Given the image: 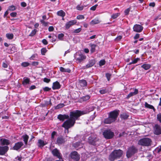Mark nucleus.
I'll list each match as a JSON object with an SVG mask.
<instances>
[{"instance_id": "obj_14", "label": "nucleus", "mask_w": 161, "mask_h": 161, "mask_svg": "<svg viewBox=\"0 0 161 161\" xmlns=\"http://www.w3.org/2000/svg\"><path fill=\"white\" fill-rule=\"evenodd\" d=\"M69 116L68 114H59L58 115L57 118L60 121H63L65 119H69Z\"/></svg>"}, {"instance_id": "obj_62", "label": "nucleus", "mask_w": 161, "mask_h": 161, "mask_svg": "<svg viewBox=\"0 0 161 161\" xmlns=\"http://www.w3.org/2000/svg\"><path fill=\"white\" fill-rule=\"evenodd\" d=\"M37 56L36 54H33L31 56L30 58V60H34L35 57Z\"/></svg>"}, {"instance_id": "obj_38", "label": "nucleus", "mask_w": 161, "mask_h": 161, "mask_svg": "<svg viewBox=\"0 0 161 161\" xmlns=\"http://www.w3.org/2000/svg\"><path fill=\"white\" fill-rule=\"evenodd\" d=\"M16 9V6L14 5H11L8 7V10L14 11Z\"/></svg>"}, {"instance_id": "obj_53", "label": "nucleus", "mask_w": 161, "mask_h": 161, "mask_svg": "<svg viewBox=\"0 0 161 161\" xmlns=\"http://www.w3.org/2000/svg\"><path fill=\"white\" fill-rule=\"evenodd\" d=\"M57 134V132L55 131H53L51 134V139L53 140L54 138V136Z\"/></svg>"}, {"instance_id": "obj_16", "label": "nucleus", "mask_w": 161, "mask_h": 161, "mask_svg": "<svg viewBox=\"0 0 161 161\" xmlns=\"http://www.w3.org/2000/svg\"><path fill=\"white\" fill-rule=\"evenodd\" d=\"M24 144L22 142H18L15 143L14 146L13 147V149L14 150H18Z\"/></svg>"}, {"instance_id": "obj_8", "label": "nucleus", "mask_w": 161, "mask_h": 161, "mask_svg": "<svg viewBox=\"0 0 161 161\" xmlns=\"http://www.w3.org/2000/svg\"><path fill=\"white\" fill-rule=\"evenodd\" d=\"M70 157L71 158L76 161H79L80 159V155L76 151H73L70 153Z\"/></svg>"}, {"instance_id": "obj_13", "label": "nucleus", "mask_w": 161, "mask_h": 161, "mask_svg": "<svg viewBox=\"0 0 161 161\" xmlns=\"http://www.w3.org/2000/svg\"><path fill=\"white\" fill-rule=\"evenodd\" d=\"M133 29L134 31H135L140 32L142 31L143 29V27L142 26L140 25L136 24L134 26Z\"/></svg>"}, {"instance_id": "obj_1", "label": "nucleus", "mask_w": 161, "mask_h": 161, "mask_svg": "<svg viewBox=\"0 0 161 161\" xmlns=\"http://www.w3.org/2000/svg\"><path fill=\"white\" fill-rule=\"evenodd\" d=\"M86 110H76L70 112L69 119L64 122L62 127L66 130H68L73 127L75 123L76 120H79L80 117L82 115L87 114Z\"/></svg>"}, {"instance_id": "obj_57", "label": "nucleus", "mask_w": 161, "mask_h": 161, "mask_svg": "<svg viewBox=\"0 0 161 161\" xmlns=\"http://www.w3.org/2000/svg\"><path fill=\"white\" fill-rule=\"evenodd\" d=\"M157 119L161 123V113H159L157 115Z\"/></svg>"}, {"instance_id": "obj_22", "label": "nucleus", "mask_w": 161, "mask_h": 161, "mask_svg": "<svg viewBox=\"0 0 161 161\" xmlns=\"http://www.w3.org/2000/svg\"><path fill=\"white\" fill-rule=\"evenodd\" d=\"M73 146L75 148H77L80 146L82 147L83 146V144L82 143L81 141H79L73 143Z\"/></svg>"}, {"instance_id": "obj_46", "label": "nucleus", "mask_w": 161, "mask_h": 161, "mask_svg": "<svg viewBox=\"0 0 161 161\" xmlns=\"http://www.w3.org/2000/svg\"><path fill=\"white\" fill-rule=\"evenodd\" d=\"M95 108H96V107H95L93 106H92V105H91L88 108V110H89V111H86L88 112V113H87V114H88L89 112L93 110Z\"/></svg>"}, {"instance_id": "obj_26", "label": "nucleus", "mask_w": 161, "mask_h": 161, "mask_svg": "<svg viewBox=\"0 0 161 161\" xmlns=\"http://www.w3.org/2000/svg\"><path fill=\"white\" fill-rule=\"evenodd\" d=\"M29 137L28 136L27 134H25L22 136V138H23V141L25 145H27V144Z\"/></svg>"}, {"instance_id": "obj_15", "label": "nucleus", "mask_w": 161, "mask_h": 161, "mask_svg": "<svg viewBox=\"0 0 161 161\" xmlns=\"http://www.w3.org/2000/svg\"><path fill=\"white\" fill-rule=\"evenodd\" d=\"M77 22L76 20H73L69 21L67 22L65 25V28L66 29H69L71 26L75 24Z\"/></svg>"}, {"instance_id": "obj_61", "label": "nucleus", "mask_w": 161, "mask_h": 161, "mask_svg": "<svg viewBox=\"0 0 161 161\" xmlns=\"http://www.w3.org/2000/svg\"><path fill=\"white\" fill-rule=\"evenodd\" d=\"M17 14L16 12H12L10 14L11 17H16Z\"/></svg>"}, {"instance_id": "obj_2", "label": "nucleus", "mask_w": 161, "mask_h": 161, "mask_svg": "<svg viewBox=\"0 0 161 161\" xmlns=\"http://www.w3.org/2000/svg\"><path fill=\"white\" fill-rule=\"evenodd\" d=\"M119 110H115L108 113V117L105 119L103 123L105 124H110L115 121L119 115Z\"/></svg>"}, {"instance_id": "obj_18", "label": "nucleus", "mask_w": 161, "mask_h": 161, "mask_svg": "<svg viewBox=\"0 0 161 161\" xmlns=\"http://www.w3.org/2000/svg\"><path fill=\"white\" fill-rule=\"evenodd\" d=\"M65 139L62 136L58 137L57 139L56 143L58 145L64 143Z\"/></svg>"}, {"instance_id": "obj_17", "label": "nucleus", "mask_w": 161, "mask_h": 161, "mask_svg": "<svg viewBox=\"0 0 161 161\" xmlns=\"http://www.w3.org/2000/svg\"><path fill=\"white\" fill-rule=\"evenodd\" d=\"M96 60L95 59L90 60L88 63L86 65L85 68L88 69L93 66L96 63Z\"/></svg>"}, {"instance_id": "obj_34", "label": "nucleus", "mask_w": 161, "mask_h": 161, "mask_svg": "<svg viewBox=\"0 0 161 161\" xmlns=\"http://www.w3.org/2000/svg\"><path fill=\"white\" fill-rule=\"evenodd\" d=\"M99 92L101 94H103L107 93H108V89L106 88H104L100 90Z\"/></svg>"}, {"instance_id": "obj_48", "label": "nucleus", "mask_w": 161, "mask_h": 161, "mask_svg": "<svg viewBox=\"0 0 161 161\" xmlns=\"http://www.w3.org/2000/svg\"><path fill=\"white\" fill-rule=\"evenodd\" d=\"M122 38V36H121L119 35L117 37L114 39V41L116 42H118Z\"/></svg>"}, {"instance_id": "obj_33", "label": "nucleus", "mask_w": 161, "mask_h": 161, "mask_svg": "<svg viewBox=\"0 0 161 161\" xmlns=\"http://www.w3.org/2000/svg\"><path fill=\"white\" fill-rule=\"evenodd\" d=\"M145 107L150 109H153L154 111L155 110L154 107L153 105L148 104L147 102L145 103Z\"/></svg>"}, {"instance_id": "obj_43", "label": "nucleus", "mask_w": 161, "mask_h": 161, "mask_svg": "<svg viewBox=\"0 0 161 161\" xmlns=\"http://www.w3.org/2000/svg\"><path fill=\"white\" fill-rule=\"evenodd\" d=\"M37 31L36 29H34L32 31L31 33L30 34L29 36H34L36 32H37Z\"/></svg>"}, {"instance_id": "obj_11", "label": "nucleus", "mask_w": 161, "mask_h": 161, "mask_svg": "<svg viewBox=\"0 0 161 161\" xmlns=\"http://www.w3.org/2000/svg\"><path fill=\"white\" fill-rule=\"evenodd\" d=\"M9 147L8 146H0V155H4L8 151Z\"/></svg>"}, {"instance_id": "obj_49", "label": "nucleus", "mask_w": 161, "mask_h": 161, "mask_svg": "<svg viewBox=\"0 0 161 161\" xmlns=\"http://www.w3.org/2000/svg\"><path fill=\"white\" fill-rule=\"evenodd\" d=\"M105 61L104 59L101 60L99 62V65L100 66H103L105 64Z\"/></svg>"}, {"instance_id": "obj_56", "label": "nucleus", "mask_w": 161, "mask_h": 161, "mask_svg": "<svg viewBox=\"0 0 161 161\" xmlns=\"http://www.w3.org/2000/svg\"><path fill=\"white\" fill-rule=\"evenodd\" d=\"M39 62L37 61H34L32 62L31 65L33 66H36L39 64Z\"/></svg>"}, {"instance_id": "obj_7", "label": "nucleus", "mask_w": 161, "mask_h": 161, "mask_svg": "<svg viewBox=\"0 0 161 161\" xmlns=\"http://www.w3.org/2000/svg\"><path fill=\"white\" fill-rule=\"evenodd\" d=\"M103 135L105 139H109L113 137L114 134L110 130H106L103 132Z\"/></svg>"}, {"instance_id": "obj_6", "label": "nucleus", "mask_w": 161, "mask_h": 161, "mask_svg": "<svg viewBox=\"0 0 161 161\" xmlns=\"http://www.w3.org/2000/svg\"><path fill=\"white\" fill-rule=\"evenodd\" d=\"M99 141L97 136L94 134H92L89 137L88 139V143L91 145L95 146L96 145V142Z\"/></svg>"}, {"instance_id": "obj_37", "label": "nucleus", "mask_w": 161, "mask_h": 161, "mask_svg": "<svg viewBox=\"0 0 161 161\" xmlns=\"http://www.w3.org/2000/svg\"><path fill=\"white\" fill-rule=\"evenodd\" d=\"M65 105L63 103H61L58 104L57 106H56L55 107V109H58L62 108H63L64 106Z\"/></svg>"}, {"instance_id": "obj_40", "label": "nucleus", "mask_w": 161, "mask_h": 161, "mask_svg": "<svg viewBox=\"0 0 161 161\" xmlns=\"http://www.w3.org/2000/svg\"><path fill=\"white\" fill-rule=\"evenodd\" d=\"M30 65V63L27 62H23L21 64V66L25 67Z\"/></svg>"}, {"instance_id": "obj_10", "label": "nucleus", "mask_w": 161, "mask_h": 161, "mask_svg": "<svg viewBox=\"0 0 161 161\" xmlns=\"http://www.w3.org/2000/svg\"><path fill=\"white\" fill-rule=\"evenodd\" d=\"M154 133L156 135H159L161 134V127L158 124L155 125L154 128Z\"/></svg>"}, {"instance_id": "obj_25", "label": "nucleus", "mask_w": 161, "mask_h": 161, "mask_svg": "<svg viewBox=\"0 0 161 161\" xmlns=\"http://www.w3.org/2000/svg\"><path fill=\"white\" fill-rule=\"evenodd\" d=\"M91 49H90V52L91 53H93L95 51V48L97 45L95 44H90Z\"/></svg>"}, {"instance_id": "obj_50", "label": "nucleus", "mask_w": 161, "mask_h": 161, "mask_svg": "<svg viewBox=\"0 0 161 161\" xmlns=\"http://www.w3.org/2000/svg\"><path fill=\"white\" fill-rule=\"evenodd\" d=\"M107 78L108 81H109L110 79L111 76V75L109 73H107L105 74Z\"/></svg>"}, {"instance_id": "obj_51", "label": "nucleus", "mask_w": 161, "mask_h": 161, "mask_svg": "<svg viewBox=\"0 0 161 161\" xmlns=\"http://www.w3.org/2000/svg\"><path fill=\"white\" fill-rule=\"evenodd\" d=\"M76 8L77 10L80 11H81L83 9L84 7L82 6H80V5H77Z\"/></svg>"}, {"instance_id": "obj_27", "label": "nucleus", "mask_w": 161, "mask_h": 161, "mask_svg": "<svg viewBox=\"0 0 161 161\" xmlns=\"http://www.w3.org/2000/svg\"><path fill=\"white\" fill-rule=\"evenodd\" d=\"M79 83L80 86L82 87L86 86L87 85V83L86 80H82L79 81Z\"/></svg>"}, {"instance_id": "obj_60", "label": "nucleus", "mask_w": 161, "mask_h": 161, "mask_svg": "<svg viewBox=\"0 0 161 161\" xmlns=\"http://www.w3.org/2000/svg\"><path fill=\"white\" fill-rule=\"evenodd\" d=\"M51 89L50 88H49L48 87H45L43 88V90L45 92H48L50 91Z\"/></svg>"}, {"instance_id": "obj_44", "label": "nucleus", "mask_w": 161, "mask_h": 161, "mask_svg": "<svg viewBox=\"0 0 161 161\" xmlns=\"http://www.w3.org/2000/svg\"><path fill=\"white\" fill-rule=\"evenodd\" d=\"M40 22L42 25L45 26H47L48 25L49 23L48 22H45L43 20H41Z\"/></svg>"}, {"instance_id": "obj_12", "label": "nucleus", "mask_w": 161, "mask_h": 161, "mask_svg": "<svg viewBox=\"0 0 161 161\" xmlns=\"http://www.w3.org/2000/svg\"><path fill=\"white\" fill-rule=\"evenodd\" d=\"M52 153L54 156L57 157L59 159H62L61 154L59 152V151L57 148L54 149L52 151Z\"/></svg>"}, {"instance_id": "obj_3", "label": "nucleus", "mask_w": 161, "mask_h": 161, "mask_svg": "<svg viewBox=\"0 0 161 161\" xmlns=\"http://www.w3.org/2000/svg\"><path fill=\"white\" fill-rule=\"evenodd\" d=\"M123 153V151L120 149L114 150L109 155L108 159L110 161H114L120 158Z\"/></svg>"}, {"instance_id": "obj_54", "label": "nucleus", "mask_w": 161, "mask_h": 161, "mask_svg": "<svg viewBox=\"0 0 161 161\" xmlns=\"http://www.w3.org/2000/svg\"><path fill=\"white\" fill-rule=\"evenodd\" d=\"M81 30V29L80 28H79L75 30L74 31V33H79Z\"/></svg>"}, {"instance_id": "obj_58", "label": "nucleus", "mask_w": 161, "mask_h": 161, "mask_svg": "<svg viewBox=\"0 0 161 161\" xmlns=\"http://www.w3.org/2000/svg\"><path fill=\"white\" fill-rule=\"evenodd\" d=\"M140 59L139 58H135L133 61H132L133 64H136L137 62L138 61L140 60Z\"/></svg>"}, {"instance_id": "obj_19", "label": "nucleus", "mask_w": 161, "mask_h": 161, "mask_svg": "<svg viewBox=\"0 0 161 161\" xmlns=\"http://www.w3.org/2000/svg\"><path fill=\"white\" fill-rule=\"evenodd\" d=\"M61 86L59 82L56 81L53 83L52 88L54 90L56 89H58L61 87Z\"/></svg>"}, {"instance_id": "obj_55", "label": "nucleus", "mask_w": 161, "mask_h": 161, "mask_svg": "<svg viewBox=\"0 0 161 161\" xmlns=\"http://www.w3.org/2000/svg\"><path fill=\"white\" fill-rule=\"evenodd\" d=\"M43 80L45 82L48 83L51 80L50 79H48L47 78H44L43 79Z\"/></svg>"}, {"instance_id": "obj_31", "label": "nucleus", "mask_w": 161, "mask_h": 161, "mask_svg": "<svg viewBox=\"0 0 161 161\" xmlns=\"http://www.w3.org/2000/svg\"><path fill=\"white\" fill-rule=\"evenodd\" d=\"M57 14L58 16L63 18L65 15V13L63 10H60L57 12Z\"/></svg>"}, {"instance_id": "obj_36", "label": "nucleus", "mask_w": 161, "mask_h": 161, "mask_svg": "<svg viewBox=\"0 0 161 161\" xmlns=\"http://www.w3.org/2000/svg\"><path fill=\"white\" fill-rule=\"evenodd\" d=\"M100 22L99 20L98 19H95L92 20L91 22V24H96Z\"/></svg>"}, {"instance_id": "obj_39", "label": "nucleus", "mask_w": 161, "mask_h": 161, "mask_svg": "<svg viewBox=\"0 0 161 161\" xmlns=\"http://www.w3.org/2000/svg\"><path fill=\"white\" fill-rule=\"evenodd\" d=\"M154 152L157 153H159L161 152V145L160 146L157 148H156L154 150Z\"/></svg>"}, {"instance_id": "obj_59", "label": "nucleus", "mask_w": 161, "mask_h": 161, "mask_svg": "<svg viewBox=\"0 0 161 161\" xmlns=\"http://www.w3.org/2000/svg\"><path fill=\"white\" fill-rule=\"evenodd\" d=\"M97 6V4H96L93 6H92L90 8V9L92 11H95L96 10V8Z\"/></svg>"}, {"instance_id": "obj_45", "label": "nucleus", "mask_w": 161, "mask_h": 161, "mask_svg": "<svg viewBox=\"0 0 161 161\" xmlns=\"http://www.w3.org/2000/svg\"><path fill=\"white\" fill-rule=\"evenodd\" d=\"M64 36V35L63 33H60L58 35V38L60 40H63V37Z\"/></svg>"}, {"instance_id": "obj_63", "label": "nucleus", "mask_w": 161, "mask_h": 161, "mask_svg": "<svg viewBox=\"0 0 161 161\" xmlns=\"http://www.w3.org/2000/svg\"><path fill=\"white\" fill-rule=\"evenodd\" d=\"M130 9L129 8H128L125 11V15H127L129 14Z\"/></svg>"}, {"instance_id": "obj_4", "label": "nucleus", "mask_w": 161, "mask_h": 161, "mask_svg": "<svg viewBox=\"0 0 161 161\" xmlns=\"http://www.w3.org/2000/svg\"><path fill=\"white\" fill-rule=\"evenodd\" d=\"M137 152V148L134 146L132 145L128 148L126 153V156L127 158H129Z\"/></svg>"}, {"instance_id": "obj_5", "label": "nucleus", "mask_w": 161, "mask_h": 161, "mask_svg": "<svg viewBox=\"0 0 161 161\" xmlns=\"http://www.w3.org/2000/svg\"><path fill=\"white\" fill-rule=\"evenodd\" d=\"M152 140L148 138H144L140 139L138 142L139 145L143 146H149L151 145Z\"/></svg>"}, {"instance_id": "obj_47", "label": "nucleus", "mask_w": 161, "mask_h": 161, "mask_svg": "<svg viewBox=\"0 0 161 161\" xmlns=\"http://www.w3.org/2000/svg\"><path fill=\"white\" fill-rule=\"evenodd\" d=\"M119 15L120 14L119 13L113 14L111 16V18L113 19H115L119 16Z\"/></svg>"}, {"instance_id": "obj_64", "label": "nucleus", "mask_w": 161, "mask_h": 161, "mask_svg": "<svg viewBox=\"0 0 161 161\" xmlns=\"http://www.w3.org/2000/svg\"><path fill=\"white\" fill-rule=\"evenodd\" d=\"M20 5H21V6L22 7H25L27 5L26 3L24 2H22L21 3Z\"/></svg>"}, {"instance_id": "obj_28", "label": "nucleus", "mask_w": 161, "mask_h": 161, "mask_svg": "<svg viewBox=\"0 0 161 161\" xmlns=\"http://www.w3.org/2000/svg\"><path fill=\"white\" fill-rule=\"evenodd\" d=\"M60 70L62 72H67L69 73L71 72V70L69 69H65L63 67H61L59 68Z\"/></svg>"}, {"instance_id": "obj_52", "label": "nucleus", "mask_w": 161, "mask_h": 161, "mask_svg": "<svg viewBox=\"0 0 161 161\" xmlns=\"http://www.w3.org/2000/svg\"><path fill=\"white\" fill-rule=\"evenodd\" d=\"M85 17L83 15H79L77 16L76 18L78 19H84Z\"/></svg>"}, {"instance_id": "obj_20", "label": "nucleus", "mask_w": 161, "mask_h": 161, "mask_svg": "<svg viewBox=\"0 0 161 161\" xmlns=\"http://www.w3.org/2000/svg\"><path fill=\"white\" fill-rule=\"evenodd\" d=\"M0 142L1 144L3 146L6 145V146H7L10 144V141L5 138H1L0 139Z\"/></svg>"}, {"instance_id": "obj_21", "label": "nucleus", "mask_w": 161, "mask_h": 161, "mask_svg": "<svg viewBox=\"0 0 161 161\" xmlns=\"http://www.w3.org/2000/svg\"><path fill=\"white\" fill-rule=\"evenodd\" d=\"M138 93V90L137 89H135L134 91L133 92H131L129 93L127 96L126 98L129 99L130 97L137 95Z\"/></svg>"}, {"instance_id": "obj_35", "label": "nucleus", "mask_w": 161, "mask_h": 161, "mask_svg": "<svg viewBox=\"0 0 161 161\" xmlns=\"http://www.w3.org/2000/svg\"><path fill=\"white\" fill-rule=\"evenodd\" d=\"M6 36L8 39L11 40L14 38V35L12 33H7L6 34Z\"/></svg>"}, {"instance_id": "obj_24", "label": "nucleus", "mask_w": 161, "mask_h": 161, "mask_svg": "<svg viewBox=\"0 0 161 161\" xmlns=\"http://www.w3.org/2000/svg\"><path fill=\"white\" fill-rule=\"evenodd\" d=\"M129 117V115L125 113H123L120 114V117L122 119L124 120H126L128 119Z\"/></svg>"}, {"instance_id": "obj_9", "label": "nucleus", "mask_w": 161, "mask_h": 161, "mask_svg": "<svg viewBox=\"0 0 161 161\" xmlns=\"http://www.w3.org/2000/svg\"><path fill=\"white\" fill-rule=\"evenodd\" d=\"M76 60L79 63H81L82 61L85 59L86 56L84 54L81 53H78L76 54Z\"/></svg>"}, {"instance_id": "obj_41", "label": "nucleus", "mask_w": 161, "mask_h": 161, "mask_svg": "<svg viewBox=\"0 0 161 161\" xmlns=\"http://www.w3.org/2000/svg\"><path fill=\"white\" fill-rule=\"evenodd\" d=\"M47 51V50L46 48H42L41 49V54L43 55H45Z\"/></svg>"}, {"instance_id": "obj_30", "label": "nucleus", "mask_w": 161, "mask_h": 161, "mask_svg": "<svg viewBox=\"0 0 161 161\" xmlns=\"http://www.w3.org/2000/svg\"><path fill=\"white\" fill-rule=\"evenodd\" d=\"M46 144L44 143L43 141L41 139H39L38 140V145L39 147H43Z\"/></svg>"}, {"instance_id": "obj_42", "label": "nucleus", "mask_w": 161, "mask_h": 161, "mask_svg": "<svg viewBox=\"0 0 161 161\" xmlns=\"http://www.w3.org/2000/svg\"><path fill=\"white\" fill-rule=\"evenodd\" d=\"M57 37V36L54 34H52V39L51 40V42H55L56 40Z\"/></svg>"}, {"instance_id": "obj_23", "label": "nucleus", "mask_w": 161, "mask_h": 161, "mask_svg": "<svg viewBox=\"0 0 161 161\" xmlns=\"http://www.w3.org/2000/svg\"><path fill=\"white\" fill-rule=\"evenodd\" d=\"M30 82V79L28 78H23V80L22 82V84L24 86H25L26 85L28 84H29Z\"/></svg>"}, {"instance_id": "obj_32", "label": "nucleus", "mask_w": 161, "mask_h": 161, "mask_svg": "<svg viewBox=\"0 0 161 161\" xmlns=\"http://www.w3.org/2000/svg\"><path fill=\"white\" fill-rule=\"evenodd\" d=\"M90 98V96L89 95H86L85 96L82 97L80 98V99L83 101H86L88 100Z\"/></svg>"}, {"instance_id": "obj_29", "label": "nucleus", "mask_w": 161, "mask_h": 161, "mask_svg": "<svg viewBox=\"0 0 161 161\" xmlns=\"http://www.w3.org/2000/svg\"><path fill=\"white\" fill-rule=\"evenodd\" d=\"M141 67L146 70L149 69L151 67V65L149 64H144L141 66Z\"/></svg>"}]
</instances>
